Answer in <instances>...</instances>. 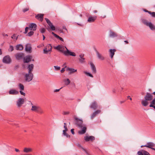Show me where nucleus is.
Listing matches in <instances>:
<instances>
[{
	"label": "nucleus",
	"instance_id": "obj_1",
	"mask_svg": "<svg viewBox=\"0 0 155 155\" xmlns=\"http://www.w3.org/2000/svg\"><path fill=\"white\" fill-rule=\"evenodd\" d=\"M75 124L77 125V126L82 128L81 130L79 131L78 133L80 134H84L86 132L87 130L86 126L83 124V121L82 120L78 119L77 117H75Z\"/></svg>",
	"mask_w": 155,
	"mask_h": 155
},
{
	"label": "nucleus",
	"instance_id": "obj_2",
	"mask_svg": "<svg viewBox=\"0 0 155 155\" xmlns=\"http://www.w3.org/2000/svg\"><path fill=\"white\" fill-rule=\"evenodd\" d=\"M31 104L32 105L31 110L40 114L44 113V112L43 109L40 106L34 105L32 103H31Z\"/></svg>",
	"mask_w": 155,
	"mask_h": 155
},
{
	"label": "nucleus",
	"instance_id": "obj_3",
	"mask_svg": "<svg viewBox=\"0 0 155 155\" xmlns=\"http://www.w3.org/2000/svg\"><path fill=\"white\" fill-rule=\"evenodd\" d=\"M33 78L32 73H26L24 76L25 80L26 81L29 82L31 81Z\"/></svg>",
	"mask_w": 155,
	"mask_h": 155
},
{
	"label": "nucleus",
	"instance_id": "obj_4",
	"mask_svg": "<svg viewBox=\"0 0 155 155\" xmlns=\"http://www.w3.org/2000/svg\"><path fill=\"white\" fill-rule=\"evenodd\" d=\"M24 56V54L22 52L17 53L15 55V57L16 59L18 60H19L23 59Z\"/></svg>",
	"mask_w": 155,
	"mask_h": 155
},
{
	"label": "nucleus",
	"instance_id": "obj_5",
	"mask_svg": "<svg viewBox=\"0 0 155 155\" xmlns=\"http://www.w3.org/2000/svg\"><path fill=\"white\" fill-rule=\"evenodd\" d=\"M52 47L51 44H49L47 45L46 47L43 50L44 53V54H47L48 52L51 51L52 50Z\"/></svg>",
	"mask_w": 155,
	"mask_h": 155
},
{
	"label": "nucleus",
	"instance_id": "obj_6",
	"mask_svg": "<svg viewBox=\"0 0 155 155\" xmlns=\"http://www.w3.org/2000/svg\"><path fill=\"white\" fill-rule=\"evenodd\" d=\"M11 61V59L9 55H7L4 57L3 59V62L6 64H9Z\"/></svg>",
	"mask_w": 155,
	"mask_h": 155
},
{
	"label": "nucleus",
	"instance_id": "obj_7",
	"mask_svg": "<svg viewBox=\"0 0 155 155\" xmlns=\"http://www.w3.org/2000/svg\"><path fill=\"white\" fill-rule=\"evenodd\" d=\"M65 46H64L62 45H58V46L55 47L54 48L59 50L60 51L63 53L64 54V52L66 51H64V48Z\"/></svg>",
	"mask_w": 155,
	"mask_h": 155
},
{
	"label": "nucleus",
	"instance_id": "obj_8",
	"mask_svg": "<svg viewBox=\"0 0 155 155\" xmlns=\"http://www.w3.org/2000/svg\"><path fill=\"white\" fill-rule=\"evenodd\" d=\"M25 102V99L23 98H19L17 102V105L18 107H20Z\"/></svg>",
	"mask_w": 155,
	"mask_h": 155
},
{
	"label": "nucleus",
	"instance_id": "obj_9",
	"mask_svg": "<svg viewBox=\"0 0 155 155\" xmlns=\"http://www.w3.org/2000/svg\"><path fill=\"white\" fill-rule=\"evenodd\" d=\"M155 146V144L153 142H149L146 144V147L150 148L155 151V148H153Z\"/></svg>",
	"mask_w": 155,
	"mask_h": 155
},
{
	"label": "nucleus",
	"instance_id": "obj_10",
	"mask_svg": "<svg viewBox=\"0 0 155 155\" xmlns=\"http://www.w3.org/2000/svg\"><path fill=\"white\" fill-rule=\"evenodd\" d=\"M32 56L28 55L26 56V57H24L23 58V62L24 63H28L30 61L32 58Z\"/></svg>",
	"mask_w": 155,
	"mask_h": 155
},
{
	"label": "nucleus",
	"instance_id": "obj_11",
	"mask_svg": "<svg viewBox=\"0 0 155 155\" xmlns=\"http://www.w3.org/2000/svg\"><path fill=\"white\" fill-rule=\"evenodd\" d=\"M65 48L66 49V51H65L64 52V54L65 56L71 55L73 56H76L75 53L74 52L70 51L66 47H65Z\"/></svg>",
	"mask_w": 155,
	"mask_h": 155
},
{
	"label": "nucleus",
	"instance_id": "obj_12",
	"mask_svg": "<svg viewBox=\"0 0 155 155\" xmlns=\"http://www.w3.org/2000/svg\"><path fill=\"white\" fill-rule=\"evenodd\" d=\"M94 50L96 53L97 57L99 59L102 60H103L104 59V57L98 52L96 48L94 49Z\"/></svg>",
	"mask_w": 155,
	"mask_h": 155
},
{
	"label": "nucleus",
	"instance_id": "obj_13",
	"mask_svg": "<svg viewBox=\"0 0 155 155\" xmlns=\"http://www.w3.org/2000/svg\"><path fill=\"white\" fill-rule=\"evenodd\" d=\"M97 18V17L95 15L90 16L88 18L87 22L89 23L93 22L95 21Z\"/></svg>",
	"mask_w": 155,
	"mask_h": 155
},
{
	"label": "nucleus",
	"instance_id": "obj_14",
	"mask_svg": "<svg viewBox=\"0 0 155 155\" xmlns=\"http://www.w3.org/2000/svg\"><path fill=\"white\" fill-rule=\"evenodd\" d=\"M146 25L149 26L152 30H155V26L151 22H146Z\"/></svg>",
	"mask_w": 155,
	"mask_h": 155
},
{
	"label": "nucleus",
	"instance_id": "obj_15",
	"mask_svg": "<svg viewBox=\"0 0 155 155\" xmlns=\"http://www.w3.org/2000/svg\"><path fill=\"white\" fill-rule=\"evenodd\" d=\"M95 139V138L93 136H86L84 137V140L86 141H93Z\"/></svg>",
	"mask_w": 155,
	"mask_h": 155
},
{
	"label": "nucleus",
	"instance_id": "obj_16",
	"mask_svg": "<svg viewBox=\"0 0 155 155\" xmlns=\"http://www.w3.org/2000/svg\"><path fill=\"white\" fill-rule=\"evenodd\" d=\"M101 112L100 110H97L93 112L91 115V119H93L97 115L101 113Z\"/></svg>",
	"mask_w": 155,
	"mask_h": 155
},
{
	"label": "nucleus",
	"instance_id": "obj_17",
	"mask_svg": "<svg viewBox=\"0 0 155 155\" xmlns=\"http://www.w3.org/2000/svg\"><path fill=\"white\" fill-rule=\"evenodd\" d=\"M44 15L43 14H38L37 15L35 18L38 20L42 21L43 19Z\"/></svg>",
	"mask_w": 155,
	"mask_h": 155
},
{
	"label": "nucleus",
	"instance_id": "obj_18",
	"mask_svg": "<svg viewBox=\"0 0 155 155\" xmlns=\"http://www.w3.org/2000/svg\"><path fill=\"white\" fill-rule=\"evenodd\" d=\"M34 65L33 64H29L27 67V69L28 70V72L29 73H32V72L33 70Z\"/></svg>",
	"mask_w": 155,
	"mask_h": 155
},
{
	"label": "nucleus",
	"instance_id": "obj_19",
	"mask_svg": "<svg viewBox=\"0 0 155 155\" xmlns=\"http://www.w3.org/2000/svg\"><path fill=\"white\" fill-rule=\"evenodd\" d=\"M90 107L94 110H95L97 108V105L96 101H94L90 106Z\"/></svg>",
	"mask_w": 155,
	"mask_h": 155
},
{
	"label": "nucleus",
	"instance_id": "obj_20",
	"mask_svg": "<svg viewBox=\"0 0 155 155\" xmlns=\"http://www.w3.org/2000/svg\"><path fill=\"white\" fill-rule=\"evenodd\" d=\"M116 51V50L115 49H110L109 50V52H110V56L111 58H112L113 57V56L115 54V52Z\"/></svg>",
	"mask_w": 155,
	"mask_h": 155
},
{
	"label": "nucleus",
	"instance_id": "obj_21",
	"mask_svg": "<svg viewBox=\"0 0 155 155\" xmlns=\"http://www.w3.org/2000/svg\"><path fill=\"white\" fill-rule=\"evenodd\" d=\"M9 94L12 95L17 94L19 93V92L15 90L11 89L9 92Z\"/></svg>",
	"mask_w": 155,
	"mask_h": 155
},
{
	"label": "nucleus",
	"instance_id": "obj_22",
	"mask_svg": "<svg viewBox=\"0 0 155 155\" xmlns=\"http://www.w3.org/2000/svg\"><path fill=\"white\" fill-rule=\"evenodd\" d=\"M152 99V95L150 94L147 93L146 94V101H150Z\"/></svg>",
	"mask_w": 155,
	"mask_h": 155
},
{
	"label": "nucleus",
	"instance_id": "obj_23",
	"mask_svg": "<svg viewBox=\"0 0 155 155\" xmlns=\"http://www.w3.org/2000/svg\"><path fill=\"white\" fill-rule=\"evenodd\" d=\"M67 70L70 71L69 72L70 74L73 73L77 71V70L70 68H67Z\"/></svg>",
	"mask_w": 155,
	"mask_h": 155
},
{
	"label": "nucleus",
	"instance_id": "obj_24",
	"mask_svg": "<svg viewBox=\"0 0 155 155\" xmlns=\"http://www.w3.org/2000/svg\"><path fill=\"white\" fill-rule=\"evenodd\" d=\"M90 65L93 72V73H95L96 72V70L94 65L92 62L90 63Z\"/></svg>",
	"mask_w": 155,
	"mask_h": 155
},
{
	"label": "nucleus",
	"instance_id": "obj_25",
	"mask_svg": "<svg viewBox=\"0 0 155 155\" xmlns=\"http://www.w3.org/2000/svg\"><path fill=\"white\" fill-rule=\"evenodd\" d=\"M32 149L30 148H25L23 150L24 152L26 153H28L32 151Z\"/></svg>",
	"mask_w": 155,
	"mask_h": 155
},
{
	"label": "nucleus",
	"instance_id": "obj_26",
	"mask_svg": "<svg viewBox=\"0 0 155 155\" xmlns=\"http://www.w3.org/2000/svg\"><path fill=\"white\" fill-rule=\"evenodd\" d=\"M16 48L17 50L21 51L23 49V47L21 45H18L16 46Z\"/></svg>",
	"mask_w": 155,
	"mask_h": 155
},
{
	"label": "nucleus",
	"instance_id": "obj_27",
	"mask_svg": "<svg viewBox=\"0 0 155 155\" xmlns=\"http://www.w3.org/2000/svg\"><path fill=\"white\" fill-rule=\"evenodd\" d=\"M52 34L56 38L58 39H59L61 41H64V39L60 37L59 36L55 34L53 32H52Z\"/></svg>",
	"mask_w": 155,
	"mask_h": 155
},
{
	"label": "nucleus",
	"instance_id": "obj_28",
	"mask_svg": "<svg viewBox=\"0 0 155 155\" xmlns=\"http://www.w3.org/2000/svg\"><path fill=\"white\" fill-rule=\"evenodd\" d=\"M31 47L30 44H27L25 46V50L26 51L28 52L31 51Z\"/></svg>",
	"mask_w": 155,
	"mask_h": 155
},
{
	"label": "nucleus",
	"instance_id": "obj_29",
	"mask_svg": "<svg viewBox=\"0 0 155 155\" xmlns=\"http://www.w3.org/2000/svg\"><path fill=\"white\" fill-rule=\"evenodd\" d=\"M31 26V27L33 29V31H35L36 30L37 28V26L36 25L35 23H32L30 24Z\"/></svg>",
	"mask_w": 155,
	"mask_h": 155
},
{
	"label": "nucleus",
	"instance_id": "obj_30",
	"mask_svg": "<svg viewBox=\"0 0 155 155\" xmlns=\"http://www.w3.org/2000/svg\"><path fill=\"white\" fill-rule=\"evenodd\" d=\"M117 36V34L115 32L111 31L110 32V36L111 37H115Z\"/></svg>",
	"mask_w": 155,
	"mask_h": 155
},
{
	"label": "nucleus",
	"instance_id": "obj_31",
	"mask_svg": "<svg viewBox=\"0 0 155 155\" xmlns=\"http://www.w3.org/2000/svg\"><path fill=\"white\" fill-rule=\"evenodd\" d=\"M137 154L138 155H145V151L143 150H140L138 152Z\"/></svg>",
	"mask_w": 155,
	"mask_h": 155
},
{
	"label": "nucleus",
	"instance_id": "obj_32",
	"mask_svg": "<svg viewBox=\"0 0 155 155\" xmlns=\"http://www.w3.org/2000/svg\"><path fill=\"white\" fill-rule=\"evenodd\" d=\"M64 82L65 84L67 85H68L70 83V81L68 78L64 79Z\"/></svg>",
	"mask_w": 155,
	"mask_h": 155
},
{
	"label": "nucleus",
	"instance_id": "obj_33",
	"mask_svg": "<svg viewBox=\"0 0 155 155\" xmlns=\"http://www.w3.org/2000/svg\"><path fill=\"white\" fill-rule=\"evenodd\" d=\"M146 12H148L149 13V14L151 15L152 17H155V12H152L146 9Z\"/></svg>",
	"mask_w": 155,
	"mask_h": 155
},
{
	"label": "nucleus",
	"instance_id": "obj_34",
	"mask_svg": "<svg viewBox=\"0 0 155 155\" xmlns=\"http://www.w3.org/2000/svg\"><path fill=\"white\" fill-rule=\"evenodd\" d=\"M18 86L20 91H23L24 90V87L22 84L21 83L19 84Z\"/></svg>",
	"mask_w": 155,
	"mask_h": 155
},
{
	"label": "nucleus",
	"instance_id": "obj_35",
	"mask_svg": "<svg viewBox=\"0 0 155 155\" xmlns=\"http://www.w3.org/2000/svg\"><path fill=\"white\" fill-rule=\"evenodd\" d=\"M49 25L50 26V27L51 28V30L54 31L55 30V27H54V25H53L52 23H51V24Z\"/></svg>",
	"mask_w": 155,
	"mask_h": 155
},
{
	"label": "nucleus",
	"instance_id": "obj_36",
	"mask_svg": "<svg viewBox=\"0 0 155 155\" xmlns=\"http://www.w3.org/2000/svg\"><path fill=\"white\" fill-rule=\"evenodd\" d=\"M84 73L90 77H91L92 78L93 77V75L91 74H90L89 73L87 72L86 71H84Z\"/></svg>",
	"mask_w": 155,
	"mask_h": 155
},
{
	"label": "nucleus",
	"instance_id": "obj_37",
	"mask_svg": "<svg viewBox=\"0 0 155 155\" xmlns=\"http://www.w3.org/2000/svg\"><path fill=\"white\" fill-rule=\"evenodd\" d=\"M34 33L33 31H30L27 35L29 37H31L32 36Z\"/></svg>",
	"mask_w": 155,
	"mask_h": 155
},
{
	"label": "nucleus",
	"instance_id": "obj_38",
	"mask_svg": "<svg viewBox=\"0 0 155 155\" xmlns=\"http://www.w3.org/2000/svg\"><path fill=\"white\" fill-rule=\"evenodd\" d=\"M40 31L41 33H43L45 32L46 31V30L44 28H41L40 29Z\"/></svg>",
	"mask_w": 155,
	"mask_h": 155
},
{
	"label": "nucleus",
	"instance_id": "obj_39",
	"mask_svg": "<svg viewBox=\"0 0 155 155\" xmlns=\"http://www.w3.org/2000/svg\"><path fill=\"white\" fill-rule=\"evenodd\" d=\"M144 98L145 99V96L144 97ZM141 104L143 106H145V99L142 101Z\"/></svg>",
	"mask_w": 155,
	"mask_h": 155
},
{
	"label": "nucleus",
	"instance_id": "obj_40",
	"mask_svg": "<svg viewBox=\"0 0 155 155\" xmlns=\"http://www.w3.org/2000/svg\"><path fill=\"white\" fill-rule=\"evenodd\" d=\"M14 50V47L12 46H10L8 49L9 51H12Z\"/></svg>",
	"mask_w": 155,
	"mask_h": 155
},
{
	"label": "nucleus",
	"instance_id": "obj_41",
	"mask_svg": "<svg viewBox=\"0 0 155 155\" xmlns=\"http://www.w3.org/2000/svg\"><path fill=\"white\" fill-rule=\"evenodd\" d=\"M45 19L48 25H49L50 24H51L52 23L51 22V21L47 18H45Z\"/></svg>",
	"mask_w": 155,
	"mask_h": 155
},
{
	"label": "nucleus",
	"instance_id": "obj_42",
	"mask_svg": "<svg viewBox=\"0 0 155 155\" xmlns=\"http://www.w3.org/2000/svg\"><path fill=\"white\" fill-rule=\"evenodd\" d=\"M69 113L70 112L69 111H63L62 114L64 115H68L69 114Z\"/></svg>",
	"mask_w": 155,
	"mask_h": 155
},
{
	"label": "nucleus",
	"instance_id": "obj_43",
	"mask_svg": "<svg viewBox=\"0 0 155 155\" xmlns=\"http://www.w3.org/2000/svg\"><path fill=\"white\" fill-rule=\"evenodd\" d=\"M80 146V147L82 148V149L85 152V153H87V155H91L90 154H89L87 152V151H86V150L84 149V148H83V147H82L80 145H79Z\"/></svg>",
	"mask_w": 155,
	"mask_h": 155
},
{
	"label": "nucleus",
	"instance_id": "obj_44",
	"mask_svg": "<svg viewBox=\"0 0 155 155\" xmlns=\"http://www.w3.org/2000/svg\"><path fill=\"white\" fill-rule=\"evenodd\" d=\"M64 127L65 129V130H64L68 131V129L67 127V124L66 123H64Z\"/></svg>",
	"mask_w": 155,
	"mask_h": 155
},
{
	"label": "nucleus",
	"instance_id": "obj_45",
	"mask_svg": "<svg viewBox=\"0 0 155 155\" xmlns=\"http://www.w3.org/2000/svg\"><path fill=\"white\" fill-rule=\"evenodd\" d=\"M29 30V28L28 27H26L25 29V31L24 32V34H27Z\"/></svg>",
	"mask_w": 155,
	"mask_h": 155
},
{
	"label": "nucleus",
	"instance_id": "obj_46",
	"mask_svg": "<svg viewBox=\"0 0 155 155\" xmlns=\"http://www.w3.org/2000/svg\"><path fill=\"white\" fill-rule=\"evenodd\" d=\"M150 104H152L153 105H155V96L154 99L151 102Z\"/></svg>",
	"mask_w": 155,
	"mask_h": 155
},
{
	"label": "nucleus",
	"instance_id": "obj_47",
	"mask_svg": "<svg viewBox=\"0 0 155 155\" xmlns=\"http://www.w3.org/2000/svg\"><path fill=\"white\" fill-rule=\"evenodd\" d=\"M84 60H85L84 58H82V59L80 58L79 59L80 62H81V63H83V62H84V61H85Z\"/></svg>",
	"mask_w": 155,
	"mask_h": 155
},
{
	"label": "nucleus",
	"instance_id": "obj_48",
	"mask_svg": "<svg viewBox=\"0 0 155 155\" xmlns=\"http://www.w3.org/2000/svg\"><path fill=\"white\" fill-rule=\"evenodd\" d=\"M141 21L142 23L144 25H145V20L144 19H141Z\"/></svg>",
	"mask_w": 155,
	"mask_h": 155
},
{
	"label": "nucleus",
	"instance_id": "obj_49",
	"mask_svg": "<svg viewBox=\"0 0 155 155\" xmlns=\"http://www.w3.org/2000/svg\"><path fill=\"white\" fill-rule=\"evenodd\" d=\"M54 67L55 69L57 70H59L60 69V67H58L57 66H54Z\"/></svg>",
	"mask_w": 155,
	"mask_h": 155
},
{
	"label": "nucleus",
	"instance_id": "obj_50",
	"mask_svg": "<svg viewBox=\"0 0 155 155\" xmlns=\"http://www.w3.org/2000/svg\"><path fill=\"white\" fill-rule=\"evenodd\" d=\"M28 10H29V8H26L23 9V11L24 12H27Z\"/></svg>",
	"mask_w": 155,
	"mask_h": 155
},
{
	"label": "nucleus",
	"instance_id": "obj_51",
	"mask_svg": "<svg viewBox=\"0 0 155 155\" xmlns=\"http://www.w3.org/2000/svg\"><path fill=\"white\" fill-rule=\"evenodd\" d=\"M22 91H20V94H21V95H24V96H25V93H24V92H22Z\"/></svg>",
	"mask_w": 155,
	"mask_h": 155
},
{
	"label": "nucleus",
	"instance_id": "obj_52",
	"mask_svg": "<svg viewBox=\"0 0 155 155\" xmlns=\"http://www.w3.org/2000/svg\"><path fill=\"white\" fill-rule=\"evenodd\" d=\"M84 54H81L79 55V57L80 58H84L83 57H84Z\"/></svg>",
	"mask_w": 155,
	"mask_h": 155
},
{
	"label": "nucleus",
	"instance_id": "obj_53",
	"mask_svg": "<svg viewBox=\"0 0 155 155\" xmlns=\"http://www.w3.org/2000/svg\"><path fill=\"white\" fill-rule=\"evenodd\" d=\"M150 107H152L154 108V109L155 110V106L154 105H153L152 104H150Z\"/></svg>",
	"mask_w": 155,
	"mask_h": 155
},
{
	"label": "nucleus",
	"instance_id": "obj_54",
	"mask_svg": "<svg viewBox=\"0 0 155 155\" xmlns=\"http://www.w3.org/2000/svg\"><path fill=\"white\" fill-rule=\"evenodd\" d=\"M74 129H72L71 130V133H72V134H74Z\"/></svg>",
	"mask_w": 155,
	"mask_h": 155
},
{
	"label": "nucleus",
	"instance_id": "obj_55",
	"mask_svg": "<svg viewBox=\"0 0 155 155\" xmlns=\"http://www.w3.org/2000/svg\"><path fill=\"white\" fill-rule=\"evenodd\" d=\"M67 131H66V130H63V134L64 135H65L66 134H67V133H66V132Z\"/></svg>",
	"mask_w": 155,
	"mask_h": 155
},
{
	"label": "nucleus",
	"instance_id": "obj_56",
	"mask_svg": "<svg viewBox=\"0 0 155 155\" xmlns=\"http://www.w3.org/2000/svg\"><path fill=\"white\" fill-rule=\"evenodd\" d=\"M28 27L29 28V30H31V31L32 30L33 31V29H32V28L31 27V26L30 25H29V27Z\"/></svg>",
	"mask_w": 155,
	"mask_h": 155
},
{
	"label": "nucleus",
	"instance_id": "obj_57",
	"mask_svg": "<svg viewBox=\"0 0 155 155\" xmlns=\"http://www.w3.org/2000/svg\"><path fill=\"white\" fill-rule=\"evenodd\" d=\"M65 71V69L64 68H63L62 69L61 71V73H62L64 72V71Z\"/></svg>",
	"mask_w": 155,
	"mask_h": 155
},
{
	"label": "nucleus",
	"instance_id": "obj_58",
	"mask_svg": "<svg viewBox=\"0 0 155 155\" xmlns=\"http://www.w3.org/2000/svg\"><path fill=\"white\" fill-rule=\"evenodd\" d=\"M87 86L88 90H89L91 88V87L89 85H87Z\"/></svg>",
	"mask_w": 155,
	"mask_h": 155
},
{
	"label": "nucleus",
	"instance_id": "obj_59",
	"mask_svg": "<svg viewBox=\"0 0 155 155\" xmlns=\"http://www.w3.org/2000/svg\"><path fill=\"white\" fill-rule=\"evenodd\" d=\"M61 88L59 89H56L54 91V92H58L59 91L60 89H61Z\"/></svg>",
	"mask_w": 155,
	"mask_h": 155
},
{
	"label": "nucleus",
	"instance_id": "obj_60",
	"mask_svg": "<svg viewBox=\"0 0 155 155\" xmlns=\"http://www.w3.org/2000/svg\"><path fill=\"white\" fill-rule=\"evenodd\" d=\"M16 37V35L15 34H14L12 37L11 38H14Z\"/></svg>",
	"mask_w": 155,
	"mask_h": 155
},
{
	"label": "nucleus",
	"instance_id": "obj_61",
	"mask_svg": "<svg viewBox=\"0 0 155 155\" xmlns=\"http://www.w3.org/2000/svg\"><path fill=\"white\" fill-rule=\"evenodd\" d=\"M67 137H70V136L68 134H66L65 135Z\"/></svg>",
	"mask_w": 155,
	"mask_h": 155
},
{
	"label": "nucleus",
	"instance_id": "obj_62",
	"mask_svg": "<svg viewBox=\"0 0 155 155\" xmlns=\"http://www.w3.org/2000/svg\"><path fill=\"white\" fill-rule=\"evenodd\" d=\"M125 102V101H120V104H122V103H124Z\"/></svg>",
	"mask_w": 155,
	"mask_h": 155
},
{
	"label": "nucleus",
	"instance_id": "obj_63",
	"mask_svg": "<svg viewBox=\"0 0 155 155\" xmlns=\"http://www.w3.org/2000/svg\"><path fill=\"white\" fill-rule=\"evenodd\" d=\"M146 155H150L148 152L146 151Z\"/></svg>",
	"mask_w": 155,
	"mask_h": 155
},
{
	"label": "nucleus",
	"instance_id": "obj_64",
	"mask_svg": "<svg viewBox=\"0 0 155 155\" xmlns=\"http://www.w3.org/2000/svg\"><path fill=\"white\" fill-rule=\"evenodd\" d=\"M21 155H32L31 154H21Z\"/></svg>",
	"mask_w": 155,
	"mask_h": 155
}]
</instances>
